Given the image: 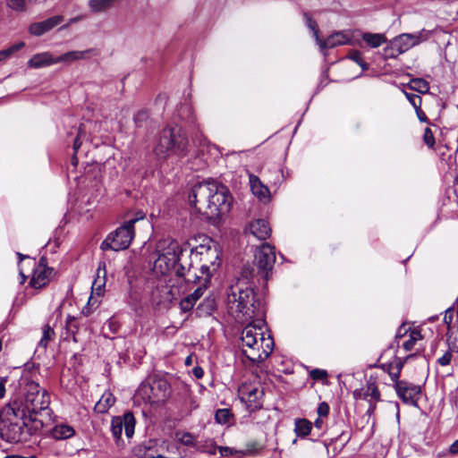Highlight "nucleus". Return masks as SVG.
Masks as SVG:
<instances>
[{"label": "nucleus", "mask_w": 458, "mask_h": 458, "mask_svg": "<svg viewBox=\"0 0 458 458\" xmlns=\"http://www.w3.org/2000/svg\"><path fill=\"white\" fill-rule=\"evenodd\" d=\"M20 386L22 387V395L13 399L7 405V411L16 412V416L20 417L27 415L29 421L43 427L45 419L50 416V396L47 391L27 376L21 377Z\"/></svg>", "instance_id": "obj_1"}, {"label": "nucleus", "mask_w": 458, "mask_h": 458, "mask_svg": "<svg viewBox=\"0 0 458 458\" xmlns=\"http://www.w3.org/2000/svg\"><path fill=\"white\" fill-rule=\"evenodd\" d=\"M191 206L207 219L213 220L226 214L231 207V196L226 187L216 182L195 184L189 194Z\"/></svg>", "instance_id": "obj_2"}, {"label": "nucleus", "mask_w": 458, "mask_h": 458, "mask_svg": "<svg viewBox=\"0 0 458 458\" xmlns=\"http://www.w3.org/2000/svg\"><path fill=\"white\" fill-rule=\"evenodd\" d=\"M251 281L241 277L227 293L229 312L241 321H248L264 313L262 303L255 293Z\"/></svg>", "instance_id": "obj_3"}, {"label": "nucleus", "mask_w": 458, "mask_h": 458, "mask_svg": "<svg viewBox=\"0 0 458 458\" xmlns=\"http://www.w3.org/2000/svg\"><path fill=\"white\" fill-rule=\"evenodd\" d=\"M258 324L250 323L241 335L243 355L253 363L264 361L273 352L274 340L270 335L265 336L261 325L264 321L257 320Z\"/></svg>", "instance_id": "obj_4"}, {"label": "nucleus", "mask_w": 458, "mask_h": 458, "mask_svg": "<svg viewBox=\"0 0 458 458\" xmlns=\"http://www.w3.org/2000/svg\"><path fill=\"white\" fill-rule=\"evenodd\" d=\"M189 151V140L181 126H166L157 135L154 152L157 157H184Z\"/></svg>", "instance_id": "obj_5"}, {"label": "nucleus", "mask_w": 458, "mask_h": 458, "mask_svg": "<svg viewBox=\"0 0 458 458\" xmlns=\"http://www.w3.org/2000/svg\"><path fill=\"white\" fill-rule=\"evenodd\" d=\"M191 253L195 257L199 256V261L201 262L199 271L205 275L203 284H199L192 293L189 294L197 301L202 296L204 290H206L210 277L220 266V252L216 245L211 240H208V244H200L195 250L191 249Z\"/></svg>", "instance_id": "obj_6"}, {"label": "nucleus", "mask_w": 458, "mask_h": 458, "mask_svg": "<svg viewBox=\"0 0 458 458\" xmlns=\"http://www.w3.org/2000/svg\"><path fill=\"white\" fill-rule=\"evenodd\" d=\"M276 263L275 249L268 243H264L255 253L252 265H246L242 268L241 276L247 281L262 278L267 281L271 276Z\"/></svg>", "instance_id": "obj_7"}, {"label": "nucleus", "mask_w": 458, "mask_h": 458, "mask_svg": "<svg viewBox=\"0 0 458 458\" xmlns=\"http://www.w3.org/2000/svg\"><path fill=\"white\" fill-rule=\"evenodd\" d=\"M28 416H16V412L7 411V405L2 411V421L0 435L2 439L9 443H19L24 441L28 435L29 423Z\"/></svg>", "instance_id": "obj_8"}, {"label": "nucleus", "mask_w": 458, "mask_h": 458, "mask_svg": "<svg viewBox=\"0 0 458 458\" xmlns=\"http://www.w3.org/2000/svg\"><path fill=\"white\" fill-rule=\"evenodd\" d=\"M137 394L149 403H162L169 398L171 387L165 378L153 377L148 382L141 383Z\"/></svg>", "instance_id": "obj_9"}, {"label": "nucleus", "mask_w": 458, "mask_h": 458, "mask_svg": "<svg viewBox=\"0 0 458 458\" xmlns=\"http://www.w3.org/2000/svg\"><path fill=\"white\" fill-rule=\"evenodd\" d=\"M135 236L134 228L130 227L126 223L111 233L101 243L103 250H112L114 251L126 250L131 245Z\"/></svg>", "instance_id": "obj_10"}, {"label": "nucleus", "mask_w": 458, "mask_h": 458, "mask_svg": "<svg viewBox=\"0 0 458 458\" xmlns=\"http://www.w3.org/2000/svg\"><path fill=\"white\" fill-rule=\"evenodd\" d=\"M183 250L176 241H171L166 249L158 256L155 267L160 268L163 274L174 270L176 264L184 258Z\"/></svg>", "instance_id": "obj_11"}, {"label": "nucleus", "mask_w": 458, "mask_h": 458, "mask_svg": "<svg viewBox=\"0 0 458 458\" xmlns=\"http://www.w3.org/2000/svg\"><path fill=\"white\" fill-rule=\"evenodd\" d=\"M397 396L406 404L418 407L421 396L422 388L419 385L402 380L394 384Z\"/></svg>", "instance_id": "obj_12"}, {"label": "nucleus", "mask_w": 458, "mask_h": 458, "mask_svg": "<svg viewBox=\"0 0 458 458\" xmlns=\"http://www.w3.org/2000/svg\"><path fill=\"white\" fill-rule=\"evenodd\" d=\"M135 418L131 412H126L123 416L114 417L111 421V432L116 440L121 438L123 430L125 436L131 438L134 434Z\"/></svg>", "instance_id": "obj_13"}, {"label": "nucleus", "mask_w": 458, "mask_h": 458, "mask_svg": "<svg viewBox=\"0 0 458 458\" xmlns=\"http://www.w3.org/2000/svg\"><path fill=\"white\" fill-rule=\"evenodd\" d=\"M429 33L425 30L416 33H403L394 38V44L399 49V52L403 54L410 48L419 45L420 43L426 41L428 38Z\"/></svg>", "instance_id": "obj_14"}, {"label": "nucleus", "mask_w": 458, "mask_h": 458, "mask_svg": "<svg viewBox=\"0 0 458 458\" xmlns=\"http://www.w3.org/2000/svg\"><path fill=\"white\" fill-rule=\"evenodd\" d=\"M53 268L47 267V259L41 257L33 269L30 285L35 289H40L47 285L53 275Z\"/></svg>", "instance_id": "obj_15"}, {"label": "nucleus", "mask_w": 458, "mask_h": 458, "mask_svg": "<svg viewBox=\"0 0 458 458\" xmlns=\"http://www.w3.org/2000/svg\"><path fill=\"white\" fill-rule=\"evenodd\" d=\"M352 396L355 400H366L368 397H370L375 402H380L381 394L377 386V377L369 376L365 386L355 389L352 392Z\"/></svg>", "instance_id": "obj_16"}, {"label": "nucleus", "mask_w": 458, "mask_h": 458, "mask_svg": "<svg viewBox=\"0 0 458 458\" xmlns=\"http://www.w3.org/2000/svg\"><path fill=\"white\" fill-rule=\"evenodd\" d=\"M160 439H148L136 445L133 452L136 456L140 458H158L162 455L159 454Z\"/></svg>", "instance_id": "obj_17"}, {"label": "nucleus", "mask_w": 458, "mask_h": 458, "mask_svg": "<svg viewBox=\"0 0 458 458\" xmlns=\"http://www.w3.org/2000/svg\"><path fill=\"white\" fill-rule=\"evenodd\" d=\"M351 42V35L346 31H335L328 36L325 40L319 38L318 45L324 50L333 48L338 46L347 45Z\"/></svg>", "instance_id": "obj_18"}, {"label": "nucleus", "mask_w": 458, "mask_h": 458, "mask_svg": "<svg viewBox=\"0 0 458 458\" xmlns=\"http://www.w3.org/2000/svg\"><path fill=\"white\" fill-rule=\"evenodd\" d=\"M63 21L64 17L61 15L53 16L43 21L32 23L29 31L31 35L39 37L59 25Z\"/></svg>", "instance_id": "obj_19"}, {"label": "nucleus", "mask_w": 458, "mask_h": 458, "mask_svg": "<svg viewBox=\"0 0 458 458\" xmlns=\"http://www.w3.org/2000/svg\"><path fill=\"white\" fill-rule=\"evenodd\" d=\"M98 51L95 48H89L83 51L74 50L66 52L55 57L56 64L64 63L70 64L79 60L89 59L91 55H98Z\"/></svg>", "instance_id": "obj_20"}, {"label": "nucleus", "mask_w": 458, "mask_h": 458, "mask_svg": "<svg viewBox=\"0 0 458 458\" xmlns=\"http://www.w3.org/2000/svg\"><path fill=\"white\" fill-rule=\"evenodd\" d=\"M248 231L260 241L267 239L271 233L269 224L265 219H257L250 222L248 225Z\"/></svg>", "instance_id": "obj_21"}, {"label": "nucleus", "mask_w": 458, "mask_h": 458, "mask_svg": "<svg viewBox=\"0 0 458 458\" xmlns=\"http://www.w3.org/2000/svg\"><path fill=\"white\" fill-rule=\"evenodd\" d=\"M56 64L55 57L50 52L34 55L29 61L28 66L34 69Z\"/></svg>", "instance_id": "obj_22"}, {"label": "nucleus", "mask_w": 458, "mask_h": 458, "mask_svg": "<svg viewBox=\"0 0 458 458\" xmlns=\"http://www.w3.org/2000/svg\"><path fill=\"white\" fill-rule=\"evenodd\" d=\"M241 393L242 394V398L250 404H253L254 408L260 406L259 400L263 395V391L259 387L253 386H243Z\"/></svg>", "instance_id": "obj_23"}, {"label": "nucleus", "mask_w": 458, "mask_h": 458, "mask_svg": "<svg viewBox=\"0 0 458 458\" xmlns=\"http://www.w3.org/2000/svg\"><path fill=\"white\" fill-rule=\"evenodd\" d=\"M75 434V430L72 426L67 424H57L51 429V436L56 440H64L72 437Z\"/></svg>", "instance_id": "obj_24"}, {"label": "nucleus", "mask_w": 458, "mask_h": 458, "mask_svg": "<svg viewBox=\"0 0 458 458\" xmlns=\"http://www.w3.org/2000/svg\"><path fill=\"white\" fill-rule=\"evenodd\" d=\"M97 278L92 284V291L98 295H101L104 292L105 282H106V263L99 262L97 269Z\"/></svg>", "instance_id": "obj_25"}, {"label": "nucleus", "mask_w": 458, "mask_h": 458, "mask_svg": "<svg viewBox=\"0 0 458 458\" xmlns=\"http://www.w3.org/2000/svg\"><path fill=\"white\" fill-rule=\"evenodd\" d=\"M115 398L110 392L102 394L98 402L95 404L94 411L98 413H106L114 403Z\"/></svg>", "instance_id": "obj_26"}, {"label": "nucleus", "mask_w": 458, "mask_h": 458, "mask_svg": "<svg viewBox=\"0 0 458 458\" xmlns=\"http://www.w3.org/2000/svg\"><path fill=\"white\" fill-rule=\"evenodd\" d=\"M81 326H82V323L81 322V318L72 317V316L67 317L65 328H66L67 334L72 337V340L74 342H78L76 335L79 333Z\"/></svg>", "instance_id": "obj_27"}, {"label": "nucleus", "mask_w": 458, "mask_h": 458, "mask_svg": "<svg viewBox=\"0 0 458 458\" xmlns=\"http://www.w3.org/2000/svg\"><path fill=\"white\" fill-rule=\"evenodd\" d=\"M159 454L162 455L158 456V458H180L181 454L178 452L177 448L174 445H170L168 442L165 440H160V449Z\"/></svg>", "instance_id": "obj_28"}, {"label": "nucleus", "mask_w": 458, "mask_h": 458, "mask_svg": "<svg viewBox=\"0 0 458 458\" xmlns=\"http://www.w3.org/2000/svg\"><path fill=\"white\" fill-rule=\"evenodd\" d=\"M294 426V432L296 436L301 438L307 437L312 428L311 422L306 419L295 420Z\"/></svg>", "instance_id": "obj_29"}, {"label": "nucleus", "mask_w": 458, "mask_h": 458, "mask_svg": "<svg viewBox=\"0 0 458 458\" xmlns=\"http://www.w3.org/2000/svg\"><path fill=\"white\" fill-rule=\"evenodd\" d=\"M362 40L371 47H378L386 41L384 34L366 32L362 35Z\"/></svg>", "instance_id": "obj_30"}, {"label": "nucleus", "mask_w": 458, "mask_h": 458, "mask_svg": "<svg viewBox=\"0 0 458 458\" xmlns=\"http://www.w3.org/2000/svg\"><path fill=\"white\" fill-rule=\"evenodd\" d=\"M116 0H89V6L93 13L105 12L110 9Z\"/></svg>", "instance_id": "obj_31"}, {"label": "nucleus", "mask_w": 458, "mask_h": 458, "mask_svg": "<svg viewBox=\"0 0 458 458\" xmlns=\"http://www.w3.org/2000/svg\"><path fill=\"white\" fill-rule=\"evenodd\" d=\"M407 87L414 91L425 94L429 90V84L427 81L421 78H414L410 81Z\"/></svg>", "instance_id": "obj_32"}, {"label": "nucleus", "mask_w": 458, "mask_h": 458, "mask_svg": "<svg viewBox=\"0 0 458 458\" xmlns=\"http://www.w3.org/2000/svg\"><path fill=\"white\" fill-rule=\"evenodd\" d=\"M250 182L251 190L255 195L259 198L266 197L268 192V189L260 183V181L257 176L250 175Z\"/></svg>", "instance_id": "obj_33"}, {"label": "nucleus", "mask_w": 458, "mask_h": 458, "mask_svg": "<svg viewBox=\"0 0 458 458\" xmlns=\"http://www.w3.org/2000/svg\"><path fill=\"white\" fill-rule=\"evenodd\" d=\"M403 367V361H402L399 358L394 357L392 360V367H390L389 376L391 379L394 381V384L396 381H400L398 378L400 377L402 369Z\"/></svg>", "instance_id": "obj_34"}, {"label": "nucleus", "mask_w": 458, "mask_h": 458, "mask_svg": "<svg viewBox=\"0 0 458 458\" xmlns=\"http://www.w3.org/2000/svg\"><path fill=\"white\" fill-rule=\"evenodd\" d=\"M180 116L182 119H185L190 124H195L197 122L194 111L190 105H184L181 107Z\"/></svg>", "instance_id": "obj_35"}, {"label": "nucleus", "mask_w": 458, "mask_h": 458, "mask_svg": "<svg viewBox=\"0 0 458 458\" xmlns=\"http://www.w3.org/2000/svg\"><path fill=\"white\" fill-rule=\"evenodd\" d=\"M55 336V331L49 325H45L42 328V337L39 341V346L47 348L49 341L53 340Z\"/></svg>", "instance_id": "obj_36"}, {"label": "nucleus", "mask_w": 458, "mask_h": 458, "mask_svg": "<svg viewBox=\"0 0 458 458\" xmlns=\"http://www.w3.org/2000/svg\"><path fill=\"white\" fill-rule=\"evenodd\" d=\"M204 277L205 275H203L202 273L201 276H198L196 270L191 267V265L189 266L186 274L183 276V278L186 283H199V284H203Z\"/></svg>", "instance_id": "obj_37"}, {"label": "nucleus", "mask_w": 458, "mask_h": 458, "mask_svg": "<svg viewBox=\"0 0 458 458\" xmlns=\"http://www.w3.org/2000/svg\"><path fill=\"white\" fill-rule=\"evenodd\" d=\"M422 338L421 334L419 330H412L409 335V339L403 344V347L405 351H411L415 344Z\"/></svg>", "instance_id": "obj_38"}, {"label": "nucleus", "mask_w": 458, "mask_h": 458, "mask_svg": "<svg viewBox=\"0 0 458 458\" xmlns=\"http://www.w3.org/2000/svg\"><path fill=\"white\" fill-rule=\"evenodd\" d=\"M446 342L448 348L458 352V328L448 330Z\"/></svg>", "instance_id": "obj_39"}, {"label": "nucleus", "mask_w": 458, "mask_h": 458, "mask_svg": "<svg viewBox=\"0 0 458 458\" xmlns=\"http://www.w3.org/2000/svg\"><path fill=\"white\" fill-rule=\"evenodd\" d=\"M149 114L147 110L139 111L133 117V122L138 128L147 126Z\"/></svg>", "instance_id": "obj_40"}, {"label": "nucleus", "mask_w": 458, "mask_h": 458, "mask_svg": "<svg viewBox=\"0 0 458 458\" xmlns=\"http://www.w3.org/2000/svg\"><path fill=\"white\" fill-rule=\"evenodd\" d=\"M25 44L23 42H20L18 44H14L12 47L1 50L0 51V62L6 60L9 58L13 54H14L16 51L21 49L24 47Z\"/></svg>", "instance_id": "obj_41"}, {"label": "nucleus", "mask_w": 458, "mask_h": 458, "mask_svg": "<svg viewBox=\"0 0 458 458\" xmlns=\"http://www.w3.org/2000/svg\"><path fill=\"white\" fill-rule=\"evenodd\" d=\"M231 417L232 413L229 409H218L215 414V420L219 424L228 423Z\"/></svg>", "instance_id": "obj_42"}, {"label": "nucleus", "mask_w": 458, "mask_h": 458, "mask_svg": "<svg viewBox=\"0 0 458 458\" xmlns=\"http://www.w3.org/2000/svg\"><path fill=\"white\" fill-rule=\"evenodd\" d=\"M348 57L358 64L363 71H366L369 69V64L366 63L362 57V54L358 50H352L350 52Z\"/></svg>", "instance_id": "obj_43"}, {"label": "nucleus", "mask_w": 458, "mask_h": 458, "mask_svg": "<svg viewBox=\"0 0 458 458\" xmlns=\"http://www.w3.org/2000/svg\"><path fill=\"white\" fill-rule=\"evenodd\" d=\"M384 57L386 59L388 58H396L402 53L399 52V49L394 46V40L392 39L389 44L384 48Z\"/></svg>", "instance_id": "obj_44"}, {"label": "nucleus", "mask_w": 458, "mask_h": 458, "mask_svg": "<svg viewBox=\"0 0 458 458\" xmlns=\"http://www.w3.org/2000/svg\"><path fill=\"white\" fill-rule=\"evenodd\" d=\"M216 309V302L214 299L207 298L198 306V310H202L206 314H211Z\"/></svg>", "instance_id": "obj_45"}, {"label": "nucleus", "mask_w": 458, "mask_h": 458, "mask_svg": "<svg viewBox=\"0 0 458 458\" xmlns=\"http://www.w3.org/2000/svg\"><path fill=\"white\" fill-rule=\"evenodd\" d=\"M423 141L429 148H434L436 140L434 134L429 127H427L424 130Z\"/></svg>", "instance_id": "obj_46"}, {"label": "nucleus", "mask_w": 458, "mask_h": 458, "mask_svg": "<svg viewBox=\"0 0 458 458\" xmlns=\"http://www.w3.org/2000/svg\"><path fill=\"white\" fill-rule=\"evenodd\" d=\"M6 4L9 8L17 12H23L26 9L25 0H6Z\"/></svg>", "instance_id": "obj_47"}, {"label": "nucleus", "mask_w": 458, "mask_h": 458, "mask_svg": "<svg viewBox=\"0 0 458 458\" xmlns=\"http://www.w3.org/2000/svg\"><path fill=\"white\" fill-rule=\"evenodd\" d=\"M454 352V351L448 348V350L445 351V352L437 359V363L442 367L448 366L452 361Z\"/></svg>", "instance_id": "obj_48"}, {"label": "nucleus", "mask_w": 458, "mask_h": 458, "mask_svg": "<svg viewBox=\"0 0 458 458\" xmlns=\"http://www.w3.org/2000/svg\"><path fill=\"white\" fill-rule=\"evenodd\" d=\"M195 303L194 298L188 295L180 301V307L182 311L188 312L193 308Z\"/></svg>", "instance_id": "obj_49"}, {"label": "nucleus", "mask_w": 458, "mask_h": 458, "mask_svg": "<svg viewBox=\"0 0 458 458\" xmlns=\"http://www.w3.org/2000/svg\"><path fill=\"white\" fill-rule=\"evenodd\" d=\"M403 93L414 109H419L421 106L422 99L420 96L406 91H403Z\"/></svg>", "instance_id": "obj_50"}, {"label": "nucleus", "mask_w": 458, "mask_h": 458, "mask_svg": "<svg viewBox=\"0 0 458 458\" xmlns=\"http://www.w3.org/2000/svg\"><path fill=\"white\" fill-rule=\"evenodd\" d=\"M310 376L314 380H325L328 374L325 369H314L310 371Z\"/></svg>", "instance_id": "obj_51"}, {"label": "nucleus", "mask_w": 458, "mask_h": 458, "mask_svg": "<svg viewBox=\"0 0 458 458\" xmlns=\"http://www.w3.org/2000/svg\"><path fill=\"white\" fill-rule=\"evenodd\" d=\"M179 440L182 445L187 446L196 445V438L191 433H183Z\"/></svg>", "instance_id": "obj_52"}, {"label": "nucleus", "mask_w": 458, "mask_h": 458, "mask_svg": "<svg viewBox=\"0 0 458 458\" xmlns=\"http://www.w3.org/2000/svg\"><path fill=\"white\" fill-rule=\"evenodd\" d=\"M307 24H308L309 29L313 31L316 41L318 42L319 40V36H318L319 30H318L316 21H314L313 19L309 17L307 20Z\"/></svg>", "instance_id": "obj_53"}, {"label": "nucleus", "mask_w": 458, "mask_h": 458, "mask_svg": "<svg viewBox=\"0 0 458 458\" xmlns=\"http://www.w3.org/2000/svg\"><path fill=\"white\" fill-rule=\"evenodd\" d=\"M329 405L326 402H322L318 404V407L317 409V412L319 417H327L329 414Z\"/></svg>", "instance_id": "obj_54"}, {"label": "nucleus", "mask_w": 458, "mask_h": 458, "mask_svg": "<svg viewBox=\"0 0 458 458\" xmlns=\"http://www.w3.org/2000/svg\"><path fill=\"white\" fill-rule=\"evenodd\" d=\"M145 218V213L142 211H138L134 217L128 219L124 223H126L130 227L134 228L135 223L140 220H143Z\"/></svg>", "instance_id": "obj_55"}, {"label": "nucleus", "mask_w": 458, "mask_h": 458, "mask_svg": "<svg viewBox=\"0 0 458 458\" xmlns=\"http://www.w3.org/2000/svg\"><path fill=\"white\" fill-rule=\"evenodd\" d=\"M415 112H416V115H417L418 119L420 120V122L426 123L428 125L432 124V123L427 117L425 112L421 109V106H420L419 109H415Z\"/></svg>", "instance_id": "obj_56"}, {"label": "nucleus", "mask_w": 458, "mask_h": 458, "mask_svg": "<svg viewBox=\"0 0 458 458\" xmlns=\"http://www.w3.org/2000/svg\"><path fill=\"white\" fill-rule=\"evenodd\" d=\"M174 270L175 271V274L178 276L183 277V276L187 272V268L184 267V265L182 263V259L176 264V267L174 268Z\"/></svg>", "instance_id": "obj_57"}, {"label": "nucleus", "mask_w": 458, "mask_h": 458, "mask_svg": "<svg viewBox=\"0 0 458 458\" xmlns=\"http://www.w3.org/2000/svg\"><path fill=\"white\" fill-rule=\"evenodd\" d=\"M454 308L453 307H450L448 308L446 310H445V317H444V321L445 323H446L448 326H450V324L452 323L453 321V316H454Z\"/></svg>", "instance_id": "obj_58"}, {"label": "nucleus", "mask_w": 458, "mask_h": 458, "mask_svg": "<svg viewBox=\"0 0 458 458\" xmlns=\"http://www.w3.org/2000/svg\"><path fill=\"white\" fill-rule=\"evenodd\" d=\"M192 374L196 378H201L204 375V370L201 367L196 366L192 369Z\"/></svg>", "instance_id": "obj_59"}, {"label": "nucleus", "mask_w": 458, "mask_h": 458, "mask_svg": "<svg viewBox=\"0 0 458 458\" xmlns=\"http://www.w3.org/2000/svg\"><path fill=\"white\" fill-rule=\"evenodd\" d=\"M377 402H375V401H374V400H372V399H370V400L369 401V409H368V411H367V413H368V414H369V415H370V414L374 413V411H375V410H376V408H377Z\"/></svg>", "instance_id": "obj_60"}, {"label": "nucleus", "mask_w": 458, "mask_h": 458, "mask_svg": "<svg viewBox=\"0 0 458 458\" xmlns=\"http://www.w3.org/2000/svg\"><path fill=\"white\" fill-rule=\"evenodd\" d=\"M6 382V379L4 377H0V398H2L4 395L5 392V386L4 384Z\"/></svg>", "instance_id": "obj_61"}, {"label": "nucleus", "mask_w": 458, "mask_h": 458, "mask_svg": "<svg viewBox=\"0 0 458 458\" xmlns=\"http://www.w3.org/2000/svg\"><path fill=\"white\" fill-rule=\"evenodd\" d=\"M449 451L453 454H458V439L450 445Z\"/></svg>", "instance_id": "obj_62"}, {"label": "nucleus", "mask_w": 458, "mask_h": 458, "mask_svg": "<svg viewBox=\"0 0 458 458\" xmlns=\"http://www.w3.org/2000/svg\"><path fill=\"white\" fill-rule=\"evenodd\" d=\"M381 369L389 375L390 367H392V360L388 363L381 364Z\"/></svg>", "instance_id": "obj_63"}, {"label": "nucleus", "mask_w": 458, "mask_h": 458, "mask_svg": "<svg viewBox=\"0 0 458 458\" xmlns=\"http://www.w3.org/2000/svg\"><path fill=\"white\" fill-rule=\"evenodd\" d=\"M323 417H319L315 420L314 422V426L317 428H321L322 426H323V420H322Z\"/></svg>", "instance_id": "obj_64"}]
</instances>
